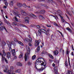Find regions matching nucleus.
<instances>
[{"mask_svg":"<svg viewBox=\"0 0 74 74\" xmlns=\"http://www.w3.org/2000/svg\"><path fill=\"white\" fill-rule=\"evenodd\" d=\"M37 63H40L42 65H43L44 67L43 68L42 67L41 68L38 69V70L41 71H43L44 69H45L46 68V63L45 62V61L44 60V59L39 58L37 60L35 64L36 67V65L37 64Z\"/></svg>","mask_w":74,"mask_h":74,"instance_id":"nucleus-1","label":"nucleus"},{"mask_svg":"<svg viewBox=\"0 0 74 74\" xmlns=\"http://www.w3.org/2000/svg\"><path fill=\"white\" fill-rule=\"evenodd\" d=\"M42 32H43V33H44L46 35H48V33H47V31L45 30V29H40L38 30V35H39V36H41L42 35Z\"/></svg>","mask_w":74,"mask_h":74,"instance_id":"nucleus-2","label":"nucleus"},{"mask_svg":"<svg viewBox=\"0 0 74 74\" xmlns=\"http://www.w3.org/2000/svg\"><path fill=\"white\" fill-rule=\"evenodd\" d=\"M27 52L25 54V61H26L27 60V55H30V48H28L27 49Z\"/></svg>","mask_w":74,"mask_h":74,"instance_id":"nucleus-3","label":"nucleus"},{"mask_svg":"<svg viewBox=\"0 0 74 74\" xmlns=\"http://www.w3.org/2000/svg\"><path fill=\"white\" fill-rule=\"evenodd\" d=\"M11 52L12 53L13 59H17V57L16 56V53H15V49H13L12 50V51Z\"/></svg>","mask_w":74,"mask_h":74,"instance_id":"nucleus-4","label":"nucleus"},{"mask_svg":"<svg viewBox=\"0 0 74 74\" xmlns=\"http://www.w3.org/2000/svg\"><path fill=\"white\" fill-rule=\"evenodd\" d=\"M71 11H69L68 12V14L70 16H72L73 14H74V10L73 9H71Z\"/></svg>","mask_w":74,"mask_h":74,"instance_id":"nucleus-5","label":"nucleus"},{"mask_svg":"<svg viewBox=\"0 0 74 74\" xmlns=\"http://www.w3.org/2000/svg\"><path fill=\"white\" fill-rule=\"evenodd\" d=\"M41 42V40H38V41L36 40L35 42V47H37L39 45L40 42Z\"/></svg>","mask_w":74,"mask_h":74,"instance_id":"nucleus-6","label":"nucleus"},{"mask_svg":"<svg viewBox=\"0 0 74 74\" xmlns=\"http://www.w3.org/2000/svg\"><path fill=\"white\" fill-rule=\"evenodd\" d=\"M25 23H29V20L30 18L29 17H26L24 18Z\"/></svg>","mask_w":74,"mask_h":74,"instance_id":"nucleus-7","label":"nucleus"},{"mask_svg":"<svg viewBox=\"0 0 74 74\" xmlns=\"http://www.w3.org/2000/svg\"><path fill=\"white\" fill-rule=\"evenodd\" d=\"M21 13L23 15H24V16H26V15H28V13L25 12V11H23V10H21Z\"/></svg>","mask_w":74,"mask_h":74,"instance_id":"nucleus-8","label":"nucleus"},{"mask_svg":"<svg viewBox=\"0 0 74 74\" xmlns=\"http://www.w3.org/2000/svg\"><path fill=\"white\" fill-rule=\"evenodd\" d=\"M13 13L14 15H17V16H19L20 15V14L19 12L15 11V10L13 12Z\"/></svg>","mask_w":74,"mask_h":74,"instance_id":"nucleus-9","label":"nucleus"},{"mask_svg":"<svg viewBox=\"0 0 74 74\" xmlns=\"http://www.w3.org/2000/svg\"><path fill=\"white\" fill-rule=\"evenodd\" d=\"M4 29V30H5L6 31H7V29H6L5 28L4 26V25L3 26L2 25H0V30H3Z\"/></svg>","mask_w":74,"mask_h":74,"instance_id":"nucleus-10","label":"nucleus"},{"mask_svg":"<svg viewBox=\"0 0 74 74\" xmlns=\"http://www.w3.org/2000/svg\"><path fill=\"white\" fill-rule=\"evenodd\" d=\"M30 16H31L34 19H36L37 18V16H36L32 13L30 14Z\"/></svg>","mask_w":74,"mask_h":74,"instance_id":"nucleus-11","label":"nucleus"},{"mask_svg":"<svg viewBox=\"0 0 74 74\" xmlns=\"http://www.w3.org/2000/svg\"><path fill=\"white\" fill-rule=\"evenodd\" d=\"M3 71L5 73H7L8 74H11V71L10 70H8L7 72V69L3 70Z\"/></svg>","mask_w":74,"mask_h":74,"instance_id":"nucleus-12","label":"nucleus"},{"mask_svg":"<svg viewBox=\"0 0 74 74\" xmlns=\"http://www.w3.org/2000/svg\"><path fill=\"white\" fill-rule=\"evenodd\" d=\"M54 55H57L59 53V51L58 50L54 51H53Z\"/></svg>","mask_w":74,"mask_h":74,"instance_id":"nucleus-13","label":"nucleus"},{"mask_svg":"<svg viewBox=\"0 0 74 74\" xmlns=\"http://www.w3.org/2000/svg\"><path fill=\"white\" fill-rule=\"evenodd\" d=\"M17 5L18 7H22V3H17Z\"/></svg>","mask_w":74,"mask_h":74,"instance_id":"nucleus-14","label":"nucleus"},{"mask_svg":"<svg viewBox=\"0 0 74 74\" xmlns=\"http://www.w3.org/2000/svg\"><path fill=\"white\" fill-rule=\"evenodd\" d=\"M39 18L40 19V20H42V19H44L45 18L43 16H40L39 17Z\"/></svg>","mask_w":74,"mask_h":74,"instance_id":"nucleus-15","label":"nucleus"},{"mask_svg":"<svg viewBox=\"0 0 74 74\" xmlns=\"http://www.w3.org/2000/svg\"><path fill=\"white\" fill-rule=\"evenodd\" d=\"M9 4L10 6H13V5H14V2L12 1H10V2Z\"/></svg>","mask_w":74,"mask_h":74,"instance_id":"nucleus-16","label":"nucleus"},{"mask_svg":"<svg viewBox=\"0 0 74 74\" xmlns=\"http://www.w3.org/2000/svg\"><path fill=\"white\" fill-rule=\"evenodd\" d=\"M45 11L44 10H42L41 11H39V13L40 14H44L45 13Z\"/></svg>","mask_w":74,"mask_h":74,"instance_id":"nucleus-17","label":"nucleus"},{"mask_svg":"<svg viewBox=\"0 0 74 74\" xmlns=\"http://www.w3.org/2000/svg\"><path fill=\"white\" fill-rule=\"evenodd\" d=\"M54 70L55 72H57V71H58V66H56L54 67Z\"/></svg>","mask_w":74,"mask_h":74,"instance_id":"nucleus-18","label":"nucleus"},{"mask_svg":"<svg viewBox=\"0 0 74 74\" xmlns=\"http://www.w3.org/2000/svg\"><path fill=\"white\" fill-rule=\"evenodd\" d=\"M17 66H22V64L20 62H17Z\"/></svg>","mask_w":74,"mask_h":74,"instance_id":"nucleus-19","label":"nucleus"},{"mask_svg":"<svg viewBox=\"0 0 74 74\" xmlns=\"http://www.w3.org/2000/svg\"><path fill=\"white\" fill-rule=\"evenodd\" d=\"M21 71V69H18L15 71L16 73H20Z\"/></svg>","mask_w":74,"mask_h":74,"instance_id":"nucleus-20","label":"nucleus"},{"mask_svg":"<svg viewBox=\"0 0 74 74\" xmlns=\"http://www.w3.org/2000/svg\"><path fill=\"white\" fill-rule=\"evenodd\" d=\"M30 41V40L27 38H26L24 40L25 42H29Z\"/></svg>","mask_w":74,"mask_h":74,"instance_id":"nucleus-21","label":"nucleus"},{"mask_svg":"<svg viewBox=\"0 0 74 74\" xmlns=\"http://www.w3.org/2000/svg\"><path fill=\"white\" fill-rule=\"evenodd\" d=\"M10 56H11V54H10V53L8 52L7 53V56L8 58H10Z\"/></svg>","mask_w":74,"mask_h":74,"instance_id":"nucleus-22","label":"nucleus"},{"mask_svg":"<svg viewBox=\"0 0 74 74\" xmlns=\"http://www.w3.org/2000/svg\"><path fill=\"white\" fill-rule=\"evenodd\" d=\"M63 18V17H61V21L63 23H66V21L64 20Z\"/></svg>","mask_w":74,"mask_h":74,"instance_id":"nucleus-23","label":"nucleus"},{"mask_svg":"<svg viewBox=\"0 0 74 74\" xmlns=\"http://www.w3.org/2000/svg\"><path fill=\"white\" fill-rule=\"evenodd\" d=\"M67 74H73V72L69 70L67 72Z\"/></svg>","mask_w":74,"mask_h":74,"instance_id":"nucleus-24","label":"nucleus"},{"mask_svg":"<svg viewBox=\"0 0 74 74\" xmlns=\"http://www.w3.org/2000/svg\"><path fill=\"white\" fill-rule=\"evenodd\" d=\"M19 26L20 27H26V28H27V27L26 25H24L22 24H20Z\"/></svg>","mask_w":74,"mask_h":74,"instance_id":"nucleus-25","label":"nucleus"},{"mask_svg":"<svg viewBox=\"0 0 74 74\" xmlns=\"http://www.w3.org/2000/svg\"><path fill=\"white\" fill-rule=\"evenodd\" d=\"M23 55V53H21L19 56V58H22Z\"/></svg>","mask_w":74,"mask_h":74,"instance_id":"nucleus-26","label":"nucleus"},{"mask_svg":"<svg viewBox=\"0 0 74 74\" xmlns=\"http://www.w3.org/2000/svg\"><path fill=\"white\" fill-rule=\"evenodd\" d=\"M67 30H68L70 32H72V30L69 27H67L66 28Z\"/></svg>","mask_w":74,"mask_h":74,"instance_id":"nucleus-27","label":"nucleus"},{"mask_svg":"<svg viewBox=\"0 0 74 74\" xmlns=\"http://www.w3.org/2000/svg\"><path fill=\"white\" fill-rule=\"evenodd\" d=\"M36 55L33 56L32 57V60H34L36 59Z\"/></svg>","mask_w":74,"mask_h":74,"instance_id":"nucleus-28","label":"nucleus"},{"mask_svg":"<svg viewBox=\"0 0 74 74\" xmlns=\"http://www.w3.org/2000/svg\"><path fill=\"white\" fill-rule=\"evenodd\" d=\"M53 17L55 18V19L56 21H57V19H59V18H58V17L57 16H53Z\"/></svg>","mask_w":74,"mask_h":74,"instance_id":"nucleus-29","label":"nucleus"},{"mask_svg":"<svg viewBox=\"0 0 74 74\" xmlns=\"http://www.w3.org/2000/svg\"><path fill=\"white\" fill-rule=\"evenodd\" d=\"M14 40L15 42H18V39H17L16 38H14Z\"/></svg>","mask_w":74,"mask_h":74,"instance_id":"nucleus-30","label":"nucleus"},{"mask_svg":"<svg viewBox=\"0 0 74 74\" xmlns=\"http://www.w3.org/2000/svg\"><path fill=\"white\" fill-rule=\"evenodd\" d=\"M4 21L6 23H7V24H8V25H10V23H8V21H7V20H4Z\"/></svg>","mask_w":74,"mask_h":74,"instance_id":"nucleus-31","label":"nucleus"},{"mask_svg":"<svg viewBox=\"0 0 74 74\" xmlns=\"http://www.w3.org/2000/svg\"><path fill=\"white\" fill-rule=\"evenodd\" d=\"M10 71H13L14 70V67L12 66H11L10 67Z\"/></svg>","mask_w":74,"mask_h":74,"instance_id":"nucleus-32","label":"nucleus"},{"mask_svg":"<svg viewBox=\"0 0 74 74\" xmlns=\"http://www.w3.org/2000/svg\"><path fill=\"white\" fill-rule=\"evenodd\" d=\"M49 57H50L51 58V59H53V56L51 54H49Z\"/></svg>","mask_w":74,"mask_h":74,"instance_id":"nucleus-33","label":"nucleus"},{"mask_svg":"<svg viewBox=\"0 0 74 74\" xmlns=\"http://www.w3.org/2000/svg\"><path fill=\"white\" fill-rule=\"evenodd\" d=\"M3 54L4 55V56H5L6 55V54L4 51V50H3L2 51Z\"/></svg>","mask_w":74,"mask_h":74,"instance_id":"nucleus-34","label":"nucleus"},{"mask_svg":"<svg viewBox=\"0 0 74 74\" xmlns=\"http://www.w3.org/2000/svg\"><path fill=\"white\" fill-rule=\"evenodd\" d=\"M18 43L19 44H20L21 45H22V46H23V44L22 43V42H19Z\"/></svg>","mask_w":74,"mask_h":74,"instance_id":"nucleus-35","label":"nucleus"},{"mask_svg":"<svg viewBox=\"0 0 74 74\" xmlns=\"http://www.w3.org/2000/svg\"><path fill=\"white\" fill-rule=\"evenodd\" d=\"M60 51L61 52H62V53H64V50H63V49H61L60 50Z\"/></svg>","mask_w":74,"mask_h":74,"instance_id":"nucleus-36","label":"nucleus"},{"mask_svg":"<svg viewBox=\"0 0 74 74\" xmlns=\"http://www.w3.org/2000/svg\"><path fill=\"white\" fill-rule=\"evenodd\" d=\"M49 3H53V1L52 0H48Z\"/></svg>","mask_w":74,"mask_h":74,"instance_id":"nucleus-37","label":"nucleus"},{"mask_svg":"<svg viewBox=\"0 0 74 74\" xmlns=\"http://www.w3.org/2000/svg\"><path fill=\"white\" fill-rule=\"evenodd\" d=\"M14 18L15 19L16 21L17 22H18V18H16V17L15 16L14 17Z\"/></svg>","mask_w":74,"mask_h":74,"instance_id":"nucleus-38","label":"nucleus"},{"mask_svg":"<svg viewBox=\"0 0 74 74\" xmlns=\"http://www.w3.org/2000/svg\"><path fill=\"white\" fill-rule=\"evenodd\" d=\"M39 51H40V46H39L37 48V51L38 52H39Z\"/></svg>","mask_w":74,"mask_h":74,"instance_id":"nucleus-39","label":"nucleus"},{"mask_svg":"<svg viewBox=\"0 0 74 74\" xmlns=\"http://www.w3.org/2000/svg\"><path fill=\"white\" fill-rule=\"evenodd\" d=\"M65 63L66 66H68V64H67V61H66Z\"/></svg>","mask_w":74,"mask_h":74,"instance_id":"nucleus-40","label":"nucleus"},{"mask_svg":"<svg viewBox=\"0 0 74 74\" xmlns=\"http://www.w3.org/2000/svg\"><path fill=\"white\" fill-rule=\"evenodd\" d=\"M66 52V54L67 55H69V49H67Z\"/></svg>","mask_w":74,"mask_h":74,"instance_id":"nucleus-41","label":"nucleus"},{"mask_svg":"<svg viewBox=\"0 0 74 74\" xmlns=\"http://www.w3.org/2000/svg\"><path fill=\"white\" fill-rule=\"evenodd\" d=\"M36 27L38 29H40V28H41V27H40L39 25H36Z\"/></svg>","mask_w":74,"mask_h":74,"instance_id":"nucleus-42","label":"nucleus"},{"mask_svg":"<svg viewBox=\"0 0 74 74\" xmlns=\"http://www.w3.org/2000/svg\"><path fill=\"white\" fill-rule=\"evenodd\" d=\"M2 59H1L2 60V61H3L4 59V56H3V55H2Z\"/></svg>","mask_w":74,"mask_h":74,"instance_id":"nucleus-43","label":"nucleus"},{"mask_svg":"<svg viewBox=\"0 0 74 74\" xmlns=\"http://www.w3.org/2000/svg\"><path fill=\"white\" fill-rule=\"evenodd\" d=\"M0 25H2V26H3L4 25V24H3V23H2L1 21H0Z\"/></svg>","mask_w":74,"mask_h":74,"instance_id":"nucleus-44","label":"nucleus"},{"mask_svg":"<svg viewBox=\"0 0 74 74\" xmlns=\"http://www.w3.org/2000/svg\"><path fill=\"white\" fill-rule=\"evenodd\" d=\"M4 59L5 61L6 62V63H8V61H7V59H6V58H5Z\"/></svg>","mask_w":74,"mask_h":74,"instance_id":"nucleus-45","label":"nucleus"},{"mask_svg":"<svg viewBox=\"0 0 74 74\" xmlns=\"http://www.w3.org/2000/svg\"><path fill=\"white\" fill-rule=\"evenodd\" d=\"M57 12L58 13V14H60V12H61V11L60 10H58L57 11Z\"/></svg>","mask_w":74,"mask_h":74,"instance_id":"nucleus-46","label":"nucleus"},{"mask_svg":"<svg viewBox=\"0 0 74 74\" xmlns=\"http://www.w3.org/2000/svg\"><path fill=\"white\" fill-rule=\"evenodd\" d=\"M5 5H6V6H8V3H7V2H5Z\"/></svg>","mask_w":74,"mask_h":74,"instance_id":"nucleus-47","label":"nucleus"},{"mask_svg":"<svg viewBox=\"0 0 74 74\" xmlns=\"http://www.w3.org/2000/svg\"><path fill=\"white\" fill-rule=\"evenodd\" d=\"M23 7H26V5L25 4V3H23Z\"/></svg>","mask_w":74,"mask_h":74,"instance_id":"nucleus-48","label":"nucleus"},{"mask_svg":"<svg viewBox=\"0 0 74 74\" xmlns=\"http://www.w3.org/2000/svg\"><path fill=\"white\" fill-rule=\"evenodd\" d=\"M49 31H50V29L49 28L47 29V32L48 33H49Z\"/></svg>","mask_w":74,"mask_h":74,"instance_id":"nucleus-49","label":"nucleus"},{"mask_svg":"<svg viewBox=\"0 0 74 74\" xmlns=\"http://www.w3.org/2000/svg\"><path fill=\"white\" fill-rule=\"evenodd\" d=\"M54 25H55V26H58V25L57 24H56V23H54Z\"/></svg>","mask_w":74,"mask_h":74,"instance_id":"nucleus-50","label":"nucleus"},{"mask_svg":"<svg viewBox=\"0 0 74 74\" xmlns=\"http://www.w3.org/2000/svg\"><path fill=\"white\" fill-rule=\"evenodd\" d=\"M12 49H11V48L10 47L9 48V51L10 52H11L12 51Z\"/></svg>","mask_w":74,"mask_h":74,"instance_id":"nucleus-51","label":"nucleus"},{"mask_svg":"<svg viewBox=\"0 0 74 74\" xmlns=\"http://www.w3.org/2000/svg\"><path fill=\"white\" fill-rule=\"evenodd\" d=\"M47 26L48 27H51V26L50 25H47Z\"/></svg>","mask_w":74,"mask_h":74,"instance_id":"nucleus-52","label":"nucleus"},{"mask_svg":"<svg viewBox=\"0 0 74 74\" xmlns=\"http://www.w3.org/2000/svg\"><path fill=\"white\" fill-rule=\"evenodd\" d=\"M28 45H29L30 47H32V44L30 43H28Z\"/></svg>","mask_w":74,"mask_h":74,"instance_id":"nucleus-53","label":"nucleus"},{"mask_svg":"<svg viewBox=\"0 0 74 74\" xmlns=\"http://www.w3.org/2000/svg\"><path fill=\"white\" fill-rule=\"evenodd\" d=\"M72 49L73 50H74V47H73V45H72Z\"/></svg>","mask_w":74,"mask_h":74,"instance_id":"nucleus-54","label":"nucleus"},{"mask_svg":"<svg viewBox=\"0 0 74 74\" xmlns=\"http://www.w3.org/2000/svg\"><path fill=\"white\" fill-rule=\"evenodd\" d=\"M52 66L53 67H55V64L54 63H53L52 64Z\"/></svg>","mask_w":74,"mask_h":74,"instance_id":"nucleus-55","label":"nucleus"},{"mask_svg":"<svg viewBox=\"0 0 74 74\" xmlns=\"http://www.w3.org/2000/svg\"><path fill=\"white\" fill-rule=\"evenodd\" d=\"M28 65H30V64H31V63H30V62H28Z\"/></svg>","mask_w":74,"mask_h":74,"instance_id":"nucleus-56","label":"nucleus"},{"mask_svg":"<svg viewBox=\"0 0 74 74\" xmlns=\"http://www.w3.org/2000/svg\"><path fill=\"white\" fill-rule=\"evenodd\" d=\"M39 1H44L45 0H38Z\"/></svg>","mask_w":74,"mask_h":74,"instance_id":"nucleus-57","label":"nucleus"},{"mask_svg":"<svg viewBox=\"0 0 74 74\" xmlns=\"http://www.w3.org/2000/svg\"><path fill=\"white\" fill-rule=\"evenodd\" d=\"M3 8H7V6H6L4 5L3 6Z\"/></svg>","mask_w":74,"mask_h":74,"instance_id":"nucleus-58","label":"nucleus"},{"mask_svg":"<svg viewBox=\"0 0 74 74\" xmlns=\"http://www.w3.org/2000/svg\"><path fill=\"white\" fill-rule=\"evenodd\" d=\"M71 55H73V56H74V53L73 52H72Z\"/></svg>","mask_w":74,"mask_h":74,"instance_id":"nucleus-59","label":"nucleus"},{"mask_svg":"<svg viewBox=\"0 0 74 74\" xmlns=\"http://www.w3.org/2000/svg\"><path fill=\"white\" fill-rule=\"evenodd\" d=\"M60 34H61V35L62 36V37H63V35L62 34V33H60Z\"/></svg>","mask_w":74,"mask_h":74,"instance_id":"nucleus-60","label":"nucleus"},{"mask_svg":"<svg viewBox=\"0 0 74 74\" xmlns=\"http://www.w3.org/2000/svg\"><path fill=\"white\" fill-rule=\"evenodd\" d=\"M45 53L46 55H48V52H47L46 51L45 52Z\"/></svg>","mask_w":74,"mask_h":74,"instance_id":"nucleus-61","label":"nucleus"},{"mask_svg":"<svg viewBox=\"0 0 74 74\" xmlns=\"http://www.w3.org/2000/svg\"><path fill=\"white\" fill-rule=\"evenodd\" d=\"M57 32H58V33H60H60H61V32H60V31L59 30H57Z\"/></svg>","mask_w":74,"mask_h":74,"instance_id":"nucleus-62","label":"nucleus"},{"mask_svg":"<svg viewBox=\"0 0 74 74\" xmlns=\"http://www.w3.org/2000/svg\"><path fill=\"white\" fill-rule=\"evenodd\" d=\"M42 54H44V51H43L42 52Z\"/></svg>","mask_w":74,"mask_h":74,"instance_id":"nucleus-63","label":"nucleus"},{"mask_svg":"<svg viewBox=\"0 0 74 74\" xmlns=\"http://www.w3.org/2000/svg\"><path fill=\"white\" fill-rule=\"evenodd\" d=\"M30 42H32V39L31 40H30Z\"/></svg>","mask_w":74,"mask_h":74,"instance_id":"nucleus-64","label":"nucleus"}]
</instances>
